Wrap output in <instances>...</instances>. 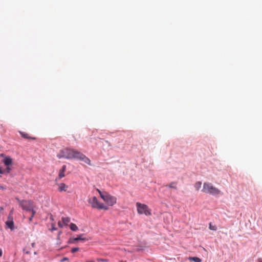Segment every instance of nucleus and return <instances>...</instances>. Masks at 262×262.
<instances>
[{"mask_svg":"<svg viewBox=\"0 0 262 262\" xmlns=\"http://www.w3.org/2000/svg\"><path fill=\"white\" fill-rule=\"evenodd\" d=\"M79 250V248H78V247H74V248H73L71 249V252L74 253H75V252L78 251Z\"/></svg>","mask_w":262,"mask_h":262,"instance_id":"obj_21","label":"nucleus"},{"mask_svg":"<svg viewBox=\"0 0 262 262\" xmlns=\"http://www.w3.org/2000/svg\"><path fill=\"white\" fill-rule=\"evenodd\" d=\"M11 170V168L9 166H7L6 170H4L5 171V173H9Z\"/></svg>","mask_w":262,"mask_h":262,"instance_id":"obj_22","label":"nucleus"},{"mask_svg":"<svg viewBox=\"0 0 262 262\" xmlns=\"http://www.w3.org/2000/svg\"><path fill=\"white\" fill-rule=\"evenodd\" d=\"M5 171L4 170H2L1 167H0V174H5Z\"/></svg>","mask_w":262,"mask_h":262,"instance_id":"obj_28","label":"nucleus"},{"mask_svg":"<svg viewBox=\"0 0 262 262\" xmlns=\"http://www.w3.org/2000/svg\"><path fill=\"white\" fill-rule=\"evenodd\" d=\"M2 253H3L2 250V249H0V256H1L2 255Z\"/></svg>","mask_w":262,"mask_h":262,"instance_id":"obj_33","label":"nucleus"},{"mask_svg":"<svg viewBox=\"0 0 262 262\" xmlns=\"http://www.w3.org/2000/svg\"><path fill=\"white\" fill-rule=\"evenodd\" d=\"M202 191L213 195H217L220 193V190L209 183H204Z\"/></svg>","mask_w":262,"mask_h":262,"instance_id":"obj_2","label":"nucleus"},{"mask_svg":"<svg viewBox=\"0 0 262 262\" xmlns=\"http://www.w3.org/2000/svg\"><path fill=\"white\" fill-rule=\"evenodd\" d=\"M61 233H62V231H59L58 234V238H59V235H60Z\"/></svg>","mask_w":262,"mask_h":262,"instance_id":"obj_30","label":"nucleus"},{"mask_svg":"<svg viewBox=\"0 0 262 262\" xmlns=\"http://www.w3.org/2000/svg\"><path fill=\"white\" fill-rule=\"evenodd\" d=\"M7 227L9 228L11 231L14 229V224L13 221H7L5 223Z\"/></svg>","mask_w":262,"mask_h":262,"instance_id":"obj_10","label":"nucleus"},{"mask_svg":"<svg viewBox=\"0 0 262 262\" xmlns=\"http://www.w3.org/2000/svg\"><path fill=\"white\" fill-rule=\"evenodd\" d=\"M201 185L202 183L201 182H197L194 185V187L196 190H198L201 187Z\"/></svg>","mask_w":262,"mask_h":262,"instance_id":"obj_18","label":"nucleus"},{"mask_svg":"<svg viewBox=\"0 0 262 262\" xmlns=\"http://www.w3.org/2000/svg\"><path fill=\"white\" fill-rule=\"evenodd\" d=\"M0 157H5V155L4 154H0Z\"/></svg>","mask_w":262,"mask_h":262,"instance_id":"obj_32","label":"nucleus"},{"mask_svg":"<svg viewBox=\"0 0 262 262\" xmlns=\"http://www.w3.org/2000/svg\"><path fill=\"white\" fill-rule=\"evenodd\" d=\"M138 212L139 214H145L146 215L151 214L150 211L148 209V206L145 204H142L140 203H137Z\"/></svg>","mask_w":262,"mask_h":262,"instance_id":"obj_5","label":"nucleus"},{"mask_svg":"<svg viewBox=\"0 0 262 262\" xmlns=\"http://www.w3.org/2000/svg\"><path fill=\"white\" fill-rule=\"evenodd\" d=\"M13 213V210H12L11 211H10V213L9 214H11V215Z\"/></svg>","mask_w":262,"mask_h":262,"instance_id":"obj_36","label":"nucleus"},{"mask_svg":"<svg viewBox=\"0 0 262 262\" xmlns=\"http://www.w3.org/2000/svg\"><path fill=\"white\" fill-rule=\"evenodd\" d=\"M63 224L62 223H61L60 221H59L58 223V225L59 227H60L61 228H63Z\"/></svg>","mask_w":262,"mask_h":262,"instance_id":"obj_25","label":"nucleus"},{"mask_svg":"<svg viewBox=\"0 0 262 262\" xmlns=\"http://www.w3.org/2000/svg\"><path fill=\"white\" fill-rule=\"evenodd\" d=\"M77 150L71 148H66L60 150L59 152L57 155V157L59 159L65 158L67 159H75L77 153Z\"/></svg>","mask_w":262,"mask_h":262,"instance_id":"obj_1","label":"nucleus"},{"mask_svg":"<svg viewBox=\"0 0 262 262\" xmlns=\"http://www.w3.org/2000/svg\"><path fill=\"white\" fill-rule=\"evenodd\" d=\"M83 234L78 235L76 237L70 238L68 242V244H73L78 242L79 241H86L89 240L88 238L83 237Z\"/></svg>","mask_w":262,"mask_h":262,"instance_id":"obj_8","label":"nucleus"},{"mask_svg":"<svg viewBox=\"0 0 262 262\" xmlns=\"http://www.w3.org/2000/svg\"><path fill=\"white\" fill-rule=\"evenodd\" d=\"M66 165H64L62 166V168H61V169L59 171V175H58L59 179H61L62 178L64 177V176H65L64 172L66 171Z\"/></svg>","mask_w":262,"mask_h":262,"instance_id":"obj_11","label":"nucleus"},{"mask_svg":"<svg viewBox=\"0 0 262 262\" xmlns=\"http://www.w3.org/2000/svg\"><path fill=\"white\" fill-rule=\"evenodd\" d=\"M0 189H2V190H5V189H6V187H5L4 186L1 185L0 186Z\"/></svg>","mask_w":262,"mask_h":262,"instance_id":"obj_29","label":"nucleus"},{"mask_svg":"<svg viewBox=\"0 0 262 262\" xmlns=\"http://www.w3.org/2000/svg\"><path fill=\"white\" fill-rule=\"evenodd\" d=\"M166 186L170 188H172V189H177V188L176 187V183H175V182H171L169 185H166Z\"/></svg>","mask_w":262,"mask_h":262,"instance_id":"obj_17","label":"nucleus"},{"mask_svg":"<svg viewBox=\"0 0 262 262\" xmlns=\"http://www.w3.org/2000/svg\"><path fill=\"white\" fill-rule=\"evenodd\" d=\"M86 262H94V261H87Z\"/></svg>","mask_w":262,"mask_h":262,"instance_id":"obj_38","label":"nucleus"},{"mask_svg":"<svg viewBox=\"0 0 262 262\" xmlns=\"http://www.w3.org/2000/svg\"><path fill=\"white\" fill-rule=\"evenodd\" d=\"M62 222L63 224H64L66 226H68V223L70 222V218L69 217H62L61 219Z\"/></svg>","mask_w":262,"mask_h":262,"instance_id":"obj_13","label":"nucleus"},{"mask_svg":"<svg viewBox=\"0 0 262 262\" xmlns=\"http://www.w3.org/2000/svg\"><path fill=\"white\" fill-rule=\"evenodd\" d=\"M209 229L213 231H216L217 230V227L215 225H213L210 223L209 224Z\"/></svg>","mask_w":262,"mask_h":262,"instance_id":"obj_19","label":"nucleus"},{"mask_svg":"<svg viewBox=\"0 0 262 262\" xmlns=\"http://www.w3.org/2000/svg\"><path fill=\"white\" fill-rule=\"evenodd\" d=\"M101 199L105 202L108 206H112L116 203V198L111 195L107 192H105L104 195L102 196Z\"/></svg>","mask_w":262,"mask_h":262,"instance_id":"obj_4","label":"nucleus"},{"mask_svg":"<svg viewBox=\"0 0 262 262\" xmlns=\"http://www.w3.org/2000/svg\"><path fill=\"white\" fill-rule=\"evenodd\" d=\"M35 245V243H32L31 244V246H32V247H34Z\"/></svg>","mask_w":262,"mask_h":262,"instance_id":"obj_31","label":"nucleus"},{"mask_svg":"<svg viewBox=\"0 0 262 262\" xmlns=\"http://www.w3.org/2000/svg\"><path fill=\"white\" fill-rule=\"evenodd\" d=\"M19 133L21 135V137L24 138L29 139H32V140H35L36 139L35 137H31L29 136L28 134H27V133H26L25 132H19Z\"/></svg>","mask_w":262,"mask_h":262,"instance_id":"obj_12","label":"nucleus"},{"mask_svg":"<svg viewBox=\"0 0 262 262\" xmlns=\"http://www.w3.org/2000/svg\"><path fill=\"white\" fill-rule=\"evenodd\" d=\"M69 227L73 231H76L78 230L77 225L74 223H71L69 225Z\"/></svg>","mask_w":262,"mask_h":262,"instance_id":"obj_16","label":"nucleus"},{"mask_svg":"<svg viewBox=\"0 0 262 262\" xmlns=\"http://www.w3.org/2000/svg\"><path fill=\"white\" fill-rule=\"evenodd\" d=\"M76 156L75 157L76 159L80 160L83 162H84L85 163H86L90 165H91V160L89 158H88L87 157H86L84 155H83L82 153L77 151V153H76Z\"/></svg>","mask_w":262,"mask_h":262,"instance_id":"obj_7","label":"nucleus"},{"mask_svg":"<svg viewBox=\"0 0 262 262\" xmlns=\"http://www.w3.org/2000/svg\"><path fill=\"white\" fill-rule=\"evenodd\" d=\"M88 202L91 204L92 207L94 208L98 209L108 210V207L104 205L103 203L99 202L96 196H93L92 199H89Z\"/></svg>","mask_w":262,"mask_h":262,"instance_id":"obj_3","label":"nucleus"},{"mask_svg":"<svg viewBox=\"0 0 262 262\" xmlns=\"http://www.w3.org/2000/svg\"><path fill=\"white\" fill-rule=\"evenodd\" d=\"M0 177H1V176H0Z\"/></svg>","mask_w":262,"mask_h":262,"instance_id":"obj_39","label":"nucleus"},{"mask_svg":"<svg viewBox=\"0 0 262 262\" xmlns=\"http://www.w3.org/2000/svg\"><path fill=\"white\" fill-rule=\"evenodd\" d=\"M13 221V216L11 215V214H9L8 216V220L7 221Z\"/></svg>","mask_w":262,"mask_h":262,"instance_id":"obj_24","label":"nucleus"},{"mask_svg":"<svg viewBox=\"0 0 262 262\" xmlns=\"http://www.w3.org/2000/svg\"><path fill=\"white\" fill-rule=\"evenodd\" d=\"M57 230V228H56L54 225L53 224L52 225V228H51V230L52 231H55V230Z\"/></svg>","mask_w":262,"mask_h":262,"instance_id":"obj_26","label":"nucleus"},{"mask_svg":"<svg viewBox=\"0 0 262 262\" xmlns=\"http://www.w3.org/2000/svg\"><path fill=\"white\" fill-rule=\"evenodd\" d=\"M37 252H36V251H35V252H34V255H36V254H37Z\"/></svg>","mask_w":262,"mask_h":262,"instance_id":"obj_37","label":"nucleus"},{"mask_svg":"<svg viewBox=\"0 0 262 262\" xmlns=\"http://www.w3.org/2000/svg\"><path fill=\"white\" fill-rule=\"evenodd\" d=\"M31 213H32V214H31V215L29 218V220L30 222L32 221V220L34 214L36 213V211H32V212H31Z\"/></svg>","mask_w":262,"mask_h":262,"instance_id":"obj_23","label":"nucleus"},{"mask_svg":"<svg viewBox=\"0 0 262 262\" xmlns=\"http://www.w3.org/2000/svg\"><path fill=\"white\" fill-rule=\"evenodd\" d=\"M97 191L98 192V193L100 194V196L101 198H102V196L104 195L105 192H106V191H101L99 189H97Z\"/></svg>","mask_w":262,"mask_h":262,"instance_id":"obj_20","label":"nucleus"},{"mask_svg":"<svg viewBox=\"0 0 262 262\" xmlns=\"http://www.w3.org/2000/svg\"><path fill=\"white\" fill-rule=\"evenodd\" d=\"M25 253H26V254H28L30 253V251H27L25 252Z\"/></svg>","mask_w":262,"mask_h":262,"instance_id":"obj_34","label":"nucleus"},{"mask_svg":"<svg viewBox=\"0 0 262 262\" xmlns=\"http://www.w3.org/2000/svg\"><path fill=\"white\" fill-rule=\"evenodd\" d=\"M4 209L3 207H0V211L3 210Z\"/></svg>","mask_w":262,"mask_h":262,"instance_id":"obj_35","label":"nucleus"},{"mask_svg":"<svg viewBox=\"0 0 262 262\" xmlns=\"http://www.w3.org/2000/svg\"><path fill=\"white\" fill-rule=\"evenodd\" d=\"M20 205L23 209L27 211L31 212L32 211H35L33 209V204L31 201L23 200L21 202Z\"/></svg>","mask_w":262,"mask_h":262,"instance_id":"obj_6","label":"nucleus"},{"mask_svg":"<svg viewBox=\"0 0 262 262\" xmlns=\"http://www.w3.org/2000/svg\"><path fill=\"white\" fill-rule=\"evenodd\" d=\"M67 188V186L64 183H60L59 187V191H66V188Z\"/></svg>","mask_w":262,"mask_h":262,"instance_id":"obj_15","label":"nucleus"},{"mask_svg":"<svg viewBox=\"0 0 262 262\" xmlns=\"http://www.w3.org/2000/svg\"><path fill=\"white\" fill-rule=\"evenodd\" d=\"M188 259L194 262H201L202 259L198 257H189Z\"/></svg>","mask_w":262,"mask_h":262,"instance_id":"obj_14","label":"nucleus"},{"mask_svg":"<svg viewBox=\"0 0 262 262\" xmlns=\"http://www.w3.org/2000/svg\"><path fill=\"white\" fill-rule=\"evenodd\" d=\"M3 162L6 166H10L13 164V160L10 156H6L3 160Z\"/></svg>","mask_w":262,"mask_h":262,"instance_id":"obj_9","label":"nucleus"},{"mask_svg":"<svg viewBox=\"0 0 262 262\" xmlns=\"http://www.w3.org/2000/svg\"><path fill=\"white\" fill-rule=\"evenodd\" d=\"M69 260V258L68 257H63L62 259L60 260L61 262H63L66 260Z\"/></svg>","mask_w":262,"mask_h":262,"instance_id":"obj_27","label":"nucleus"}]
</instances>
